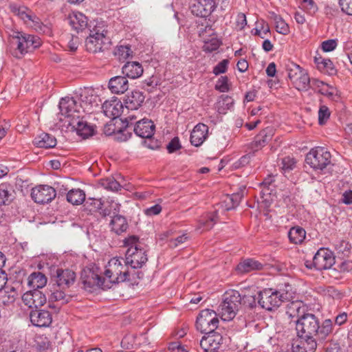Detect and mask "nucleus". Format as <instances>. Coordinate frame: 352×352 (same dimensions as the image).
<instances>
[{"instance_id":"nucleus-1","label":"nucleus","mask_w":352,"mask_h":352,"mask_svg":"<svg viewBox=\"0 0 352 352\" xmlns=\"http://www.w3.org/2000/svg\"><path fill=\"white\" fill-rule=\"evenodd\" d=\"M59 120L86 139L94 134V128L84 120V111L74 98L66 97L59 102Z\"/></svg>"},{"instance_id":"nucleus-2","label":"nucleus","mask_w":352,"mask_h":352,"mask_svg":"<svg viewBox=\"0 0 352 352\" xmlns=\"http://www.w3.org/2000/svg\"><path fill=\"white\" fill-rule=\"evenodd\" d=\"M294 322L297 335L315 337L319 342L327 340L332 331V321L330 319L325 320L320 325L318 319L312 314H307L299 320H294Z\"/></svg>"},{"instance_id":"nucleus-3","label":"nucleus","mask_w":352,"mask_h":352,"mask_svg":"<svg viewBox=\"0 0 352 352\" xmlns=\"http://www.w3.org/2000/svg\"><path fill=\"white\" fill-rule=\"evenodd\" d=\"M105 287L111 288L113 285L130 280V272L124 259L114 257L108 262L104 272Z\"/></svg>"},{"instance_id":"nucleus-4","label":"nucleus","mask_w":352,"mask_h":352,"mask_svg":"<svg viewBox=\"0 0 352 352\" xmlns=\"http://www.w3.org/2000/svg\"><path fill=\"white\" fill-rule=\"evenodd\" d=\"M10 37L11 45L14 47L13 55L18 58L41 45L39 37L19 31H13Z\"/></svg>"},{"instance_id":"nucleus-5","label":"nucleus","mask_w":352,"mask_h":352,"mask_svg":"<svg viewBox=\"0 0 352 352\" xmlns=\"http://www.w3.org/2000/svg\"><path fill=\"white\" fill-rule=\"evenodd\" d=\"M250 298H252V302L250 303L252 307L256 306V299L258 305L268 311L278 307L283 302L289 299L287 293L280 292L272 289H265L260 291L256 298L255 296H250Z\"/></svg>"},{"instance_id":"nucleus-6","label":"nucleus","mask_w":352,"mask_h":352,"mask_svg":"<svg viewBox=\"0 0 352 352\" xmlns=\"http://www.w3.org/2000/svg\"><path fill=\"white\" fill-rule=\"evenodd\" d=\"M241 302V297L239 292L232 290L226 292L223 296L222 302L218 308L219 314L223 320H232L239 309Z\"/></svg>"},{"instance_id":"nucleus-7","label":"nucleus","mask_w":352,"mask_h":352,"mask_svg":"<svg viewBox=\"0 0 352 352\" xmlns=\"http://www.w3.org/2000/svg\"><path fill=\"white\" fill-rule=\"evenodd\" d=\"M110 44L109 37L104 33V30L100 31L99 27L90 30L89 36L85 40L87 50L92 53L107 50Z\"/></svg>"},{"instance_id":"nucleus-8","label":"nucleus","mask_w":352,"mask_h":352,"mask_svg":"<svg viewBox=\"0 0 352 352\" xmlns=\"http://www.w3.org/2000/svg\"><path fill=\"white\" fill-rule=\"evenodd\" d=\"M331 153L325 148H312L306 155L305 161L315 170H323L331 163Z\"/></svg>"},{"instance_id":"nucleus-9","label":"nucleus","mask_w":352,"mask_h":352,"mask_svg":"<svg viewBox=\"0 0 352 352\" xmlns=\"http://www.w3.org/2000/svg\"><path fill=\"white\" fill-rule=\"evenodd\" d=\"M219 320L214 311L209 309L201 311L196 320L197 329L201 333L212 331L219 328Z\"/></svg>"},{"instance_id":"nucleus-10","label":"nucleus","mask_w":352,"mask_h":352,"mask_svg":"<svg viewBox=\"0 0 352 352\" xmlns=\"http://www.w3.org/2000/svg\"><path fill=\"white\" fill-rule=\"evenodd\" d=\"M81 280L85 290L91 292L96 288L106 289L104 277L98 272V268L86 269L81 273Z\"/></svg>"},{"instance_id":"nucleus-11","label":"nucleus","mask_w":352,"mask_h":352,"mask_svg":"<svg viewBox=\"0 0 352 352\" xmlns=\"http://www.w3.org/2000/svg\"><path fill=\"white\" fill-rule=\"evenodd\" d=\"M199 344L203 351H216L223 342L222 329H217L204 333Z\"/></svg>"},{"instance_id":"nucleus-12","label":"nucleus","mask_w":352,"mask_h":352,"mask_svg":"<svg viewBox=\"0 0 352 352\" xmlns=\"http://www.w3.org/2000/svg\"><path fill=\"white\" fill-rule=\"evenodd\" d=\"M335 263V257L331 251L327 248H320L313 258L312 265L317 270L331 268Z\"/></svg>"},{"instance_id":"nucleus-13","label":"nucleus","mask_w":352,"mask_h":352,"mask_svg":"<svg viewBox=\"0 0 352 352\" xmlns=\"http://www.w3.org/2000/svg\"><path fill=\"white\" fill-rule=\"evenodd\" d=\"M147 255L140 247L129 248L126 253L124 263L133 269L140 268L147 261Z\"/></svg>"},{"instance_id":"nucleus-14","label":"nucleus","mask_w":352,"mask_h":352,"mask_svg":"<svg viewBox=\"0 0 352 352\" xmlns=\"http://www.w3.org/2000/svg\"><path fill=\"white\" fill-rule=\"evenodd\" d=\"M56 190L48 185H39L32 189L31 197L37 204H44L56 197Z\"/></svg>"},{"instance_id":"nucleus-15","label":"nucleus","mask_w":352,"mask_h":352,"mask_svg":"<svg viewBox=\"0 0 352 352\" xmlns=\"http://www.w3.org/2000/svg\"><path fill=\"white\" fill-rule=\"evenodd\" d=\"M80 107L84 113H91L95 107H98L101 102L99 96L91 88H85L80 95Z\"/></svg>"},{"instance_id":"nucleus-16","label":"nucleus","mask_w":352,"mask_h":352,"mask_svg":"<svg viewBox=\"0 0 352 352\" xmlns=\"http://www.w3.org/2000/svg\"><path fill=\"white\" fill-rule=\"evenodd\" d=\"M65 290L53 285V291L49 297V307L54 309L56 312L59 311L61 306L67 304L72 300V296L66 294Z\"/></svg>"},{"instance_id":"nucleus-17","label":"nucleus","mask_w":352,"mask_h":352,"mask_svg":"<svg viewBox=\"0 0 352 352\" xmlns=\"http://www.w3.org/2000/svg\"><path fill=\"white\" fill-rule=\"evenodd\" d=\"M298 339L292 343V349L294 352H315L319 340L315 337H305L297 335Z\"/></svg>"},{"instance_id":"nucleus-18","label":"nucleus","mask_w":352,"mask_h":352,"mask_svg":"<svg viewBox=\"0 0 352 352\" xmlns=\"http://www.w3.org/2000/svg\"><path fill=\"white\" fill-rule=\"evenodd\" d=\"M53 279L56 287L66 289L74 283L76 274L69 269H57Z\"/></svg>"},{"instance_id":"nucleus-19","label":"nucleus","mask_w":352,"mask_h":352,"mask_svg":"<svg viewBox=\"0 0 352 352\" xmlns=\"http://www.w3.org/2000/svg\"><path fill=\"white\" fill-rule=\"evenodd\" d=\"M30 319L34 326L47 327L52 322V314L45 309H35L30 313Z\"/></svg>"},{"instance_id":"nucleus-20","label":"nucleus","mask_w":352,"mask_h":352,"mask_svg":"<svg viewBox=\"0 0 352 352\" xmlns=\"http://www.w3.org/2000/svg\"><path fill=\"white\" fill-rule=\"evenodd\" d=\"M22 300L30 308L43 306L47 301L45 295L38 289H33L25 292L22 296Z\"/></svg>"},{"instance_id":"nucleus-21","label":"nucleus","mask_w":352,"mask_h":352,"mask_svg":"<svg viewBox=\"0 0 352 352\" xmlns=\"http://www.w3.org/2000/svg\"><path fill=\"white\" fill-rule=\"evenodd\" d=\"M214 0H196L191 7V12L197 16L206 17L209 16L215 8Z\"/></svg>"},{"instance_id":"nucleus-22","label":"nucleus","mask_w":352,"mask_h":352,"mask_svg":"<svg viewBox=\"0 0 352 352\" xmlns=\"http://www.w3.org/2000/svg\"><path fill=\"white\" fill-rule=\"evenodd\" d=\"M155 129L154 123L146 118L137 122L133 127L135 133L142 138H151L154 134Z\"/></svg>"},{"instance_id":"nucleus-23","label":"nucleus","mask_w":352,"mask_h":352,"mask_svg":"<svg viewBox=\"0 0 352 352\" xmlns=\"http://www.w3.org/2000/svg\"><path fill=\"white\" fill-rule=\"evenodd\" d=\"M307 308L302 301H292L287 305L286 314L289 318L294 320H299V319L305 316Z\"/></svg>"},{"instance_id":"nucleus-24","label":"nucleus","mask_w":352,"mask_h":352,"mask_svg":"<svg viewBox=\"0 0 352 352\" xmlns=\"http://www.w3.org/2000/svg\"><path fill=\"white\" fill-rule=\"evenodd\" d=\"M102 110L104 114L111 119H115L119 117L123 109L122 104L117 99L110 101H105L102 104Z\"/></svg>"},{"instance_id":"nucleus-25","label":"nucleus","mask_w":352,"mask_h":352,"mask_svg":"<svg viewBox=\"0 0 352 352\" xmlns=\"http://www.w3.org/2000/svg\"><path fill=\"white\" fill-rule=\"evenodd\" d=\"M67 20L68 23L77 32H82L87 27V18L81 12H73L70 13Z\"/></svg>"},{"instance_id":"nucleus-26","label":"nucleus","mask_w":352,"mask_h":352,"mask_svg":"<svg viewBox=\"0 0 352 352\" xmlns=\"http://www.w3.org/2000/svg\"><path fill=\"white\" fill-rule=\"evenodd\" d=\"M208 127L203 123L197 124L192 129L190 134V142L195 146H199L203 144L208 135Z\"/></svg>"},{"instance_id":"nucleus-27","label":"nucleus","mask_w":352,"mask_h":352,"mask_svg":"<svg viewBox=\"0 0 352 352\" xmlns=\"http://www.w3.org/2000/svg\"><path fill=\"white\" fill-rule=\"evenodd\" d=\"M145 99L142 92L140 91H133L127 94L124 99L125 107L128 109L135 110L142 106Z\"/></svg>"},{"instance_id":"nucleus-28","label":"nucleus","mask_w":352,"mask_h":352,"mask_svg":"<svg viewBox=\"0 0 352 352\" xmlns=\"http://www.w3.org/2000/svg\"><path fill=\"white\" fill-rule=\"evenodd\" d=\"M109 88L113 94H123L129 88L128 80L126 77L121 76L113 77L109 81Z\"/></svg>"},{"instance_id":"nucleus-29","label":"nucleus","mask_w":352,"mask_h":352,"mask_svg":"<svg viewBox=\"0 0 352 352\" xmlns=\"http://www.w3.org/2000/svg\"><path fill=\"white\" fill-rule=\"evenodd\" d=\"M263 266V263L254 258H247L236 265V270L239 274H245L254 270H261Z\"/></svg>"},{"instance_id":"nucleus-30","label":"nucleus","mask_w":352,"mask_h":352,"mask_svg":"<svg viewBox=\"0 0 352 352\" xmlns=\"http://www.w3.org/2000/svg\"><path fill=\"white\" fill-rule=\"evenodd\" d=\"M122 74L126 77L135 79L140 77L143 74L142 65L137 61L127 62L122 68Z\"/></svg>"},{"instance_id":"nucleus-31","label":"nucleus","mask_w":352,"mask_h":352,"mask_svg":"<svg viewBox=\"0 0 352 352\" xmlns=\"http://www.w3.org/2000/svg\"><path fill=\"white\" fill-rule=\"evenodd\" d=\"M18 296L14 287H6L0 291V305L10 307L12 305Z\"/></svg>"},{"instance_id":"nucleus-32","label":"nucleus","mask_w":352,"mask_h":352,"mask_svg":"<svg viewBox=\"0 0 352 352\" xmlns=\"http://www.w3.org/2000/svg\"><path fill=\"white\" fill-rule=\"evenodd\" d=\"M47 282V277L40 272L32 273L28 278V285L33 289L44 287Z\"/></svg>"},{"instance_id":"nucleus-33","label":"nucleus","mask_w":352,"mask_h":352,"mask_svg":"<svg viewBox=\"0 0 352 352\" xmlns=\"http://www.w3.org/2000/svg\"><path fill=\"white\" fill-rule=\"evenodd\" d=\"M34 143L40 148H53L56 145V139L49 133H42L34 138Z\"/></svg>"},{"instance_id":"nucleus-34","label":"nucleus","mask_w":352,"mask_h":352,"mask_svg":"<svg viewBox=\"0 0 352 352\" xmlns=\"http://www.w3.org/2000/svg\"><path fill=\"white\" fill-rule=\"evenodd\" d=\"M111 230L117 234L125 232L128 228V223L124 217L117 214L113 217L110 222Z\"/></svg>"},{"instance_id":"nucleus-35","label":"nucleus","mask_w":352,"mask_h":352,"mask_svg":"<svg viewBox=\"0 0 352 352\" xmlns=\"http://www.w3.org/2000/svg\"><path fill=\"white\" fill-rule=\"evenodd\" d=\"M12 186L7 184H0V206L8 205L13 199Z\"/></svg>"},{"instance_id":"nucleus-36","label":"nucleus","mask_w":352,"mask_h":352,"mask_svg":"<svg viewBox=\"0 0 352 352\" xmlns=\"http://www.w3.org/2000/svg\"><path fill=\"white\" fill-rule=\"evenodd\" d=\"M310 80L307 72L303 69L302 72L298 74V76H296V79H295L293 85L298 90L307 91L309 88Z\"/></svg>"},{"instance_id":"nucleus-37","label":"nucleus","mask_w":352,"mask_h":352,"mask_svg":"<svg viewBox=\"0 0 352 352\" xmlns=\"http://www.w3.org/2000/svg\"><path fill=\"white\" fill-rule=\"evenodd\" d=\"M67 200L73 205H80L85 201V193L79 188L70 190L67 195Z\"/></svg>"},{"instance_id":"nucleus-38","label":"nucleus","mask_w":352,"mask_h":352,"mask_svg":"<svg viewBox=\"0 0 352 352\" xmlns=\"http://www.w3.org/2000/svg\"><path fill=\"white\" fill-rule=\"evenodd\" d=\"M306 232L300 227H294L288 233L289 241L294 244L301 243L305 239Z\"/></svg>"},{"instance_id":"nucleus-39","label":"nucleus","mask_w":352,"mask_h":352,"mask_svg":"<svg viewBox=\"0 0 352 352\" xmlns=\"http://www.w3.org/2000/svg\"><path fill=\"white\" fill-rule=\"evenodd\" d=\"M10 10L15 15L22 19L25 23L31 19L32 12L25 6H19L16 4L10 6Z\"/></svg>"},{"instance_id":"nucleus-40","label":"nucleus","mask_w":352,"mask_h":352,"mask_svg":"<svg viewBox=\"0 0 352 352\" xmlns=\"http://www.w3.org/2000/svg\"><path fill=\"white\" fill-rule=\"evenodd\" d=\"M243 197V190H241L240 192H237L236 193H233L231 195H228L225 201L227 207L226 210H229L230 209L236 208L237 206H239Z\"/></svg>"},{"instance_id":"nucleus-41","label":"nucleus","mask_w":352,"mask_h":352,"mask_svg":"<svg viewBox=\"0 0 352 352\" xmlns=\"http://www.w3.org/2000/svg\"><path fill=\"white\" fill-rule=\"evenodd\" d=\"M272 138L271 130L266 129L255 137L254 144L256 147L264 146Z\"/></svg>"},{"instance_id":"nucleus-42","label":"nucleus","mask_w":352,"mask_h":352,"mask_svg":"<svg viewBox=\"0 0 352 352\" xmlns=\"http://www.w3.org/2000/svg\"><path fill=\"white\" fill-rule=\"evenodd\" d=\"M85 206L90 212H94L102 209L103 202L100 198L89 197L85 199Z\"/></svg>"},{"instance_id":"nucleus-43","label":"nucleus","mask_w":352,"mask_h":352,"mask_svg":"<svg viewBox=\"0 0 352 352\" xmlns=\"http://www.w3.org/2000/svg\"><path fill=\"white\" fill-rule=\"evenodd\" d=\"M274 21L275 22L276 30L278 33L287 35L289 33L288 24L278 15L274 14Z\"/></svg>"},{"instance_id":"nucleus-44","label":"nucleus","mask_w":352,"mask_h":352,"mask_svg":"<svg viewBox=\"0 0 352 352\" xmlns=\"http://www.w3.org/2000/svg\"><path fill=\"white\" fill-rule=\"evenodd\" d=\"M101 186L111 191H118L121 189V185L113 177L102 179L100 182Z\"/></svg>"},{"instance_id":"nucleus-45","label":"nucleus","mask_w":352,"mask_h":352,"mask_svg":"<svg viewBox=\"0 0 352 352\" xmlns=\"http://www.w3.org/2000/svg\"><path fill=\"white\" fill-rule=\"evenodd\" d=\"M217 215L216 213L208 215L206 218L200 220L199 229L208 230L211 229L217 222Z\"/></svg>"},{"instance_id":"nucleus-46","label":"nucleus","mask_w":352,"mask_h":352,"mask_svg":"<svg viewBox=\"0 0 352 352\" xmlns=\"http://www.w3.org/2000/svg\"><path fill=\"white\" fill-rule=\"evenodd\" d=\"M220 44L221 42L217 37H212L209 40L204 39L203 50L206 52H212L217 50L219 47Z\"/></svg>"},{"instance_id":"nucleus-47","label":"nucleus","mask_w":352,"mask_h":352,"mask_svg":"<svg viewBox=\"0 0 352 352\" xmlns=\"http://www.w3.org/2000/svg\"><path fill=\"white\" fill-rule=\"evenodd\" d=\"M132 52L130 47L120 45L117 47L114 54L118 56L120 60H125L131 56Z\"/></svg>"},{"instance_id":"nucleus-48","label":"nucleus","mask_w":352,"mask_h":352,"mask_svg":"<svg viewBox=\"0 0 352 352\" xmlns=\"http://www.w3.org/2000/svg\"><path fill=\"white\" fill-rule=\"evenodd\" d=\"M319 69L331 76L336 74L337 72L333 63L330 59L328 58L325 59V60L323 62V64L320 65V68Z\"/></svg>"},{"instance_id":"nucleus-49","label":"nucleus","mask_w":352,"mask_h":352,"mask_svg":"<svg viewBox=\"0 0 352 352\" xmlns=\"http://www.w3.org/2000/svg\"><path fill=\"white\" fill-rule=\"evenodd\" d=\"M330 117V111L327 106L322 105L318 111V122L324 124Z\"/></svg>"},{"instance_id":"nucleus-50","label":"nucleus","mask_w":352,"mask_h":352,"mask_svg":"<svg viewBox=\"0 0 352 352\" xmlns=\"http://www.w3.org/2000/svg\"><path fill=\"white\" fill-rule=\"evenodd\" d=\"M215 89L221 92H227L229 91L228 78L227 76H221L216 85Z\"/></svg>"},{"instance_id":"nucleus-51","label":"nucleus","mask_w":352,"mask_h":352,"mask_svg":"<svg viewBox=\"0 0 352 352\" xmlns=\"http://www.w3.org/2000/svg\"><path fill=\"white\" fill-rule=\"evenodd\" d=\"M302 70L303 69L296 64H292V65L288 68V77L292 83L294 82L295 79H296V76H298V74L302 72Z\"/></svg>"},{"instance_id":"nucleus-52","label":"nucleus","mask_w":352,"mask_h":352,"mask_svg":"<svg viewBox=\"0 0 352 352\" xmlns=\"http://www.w3.org/2000/svg\"><path fill=\"white\" fill-rule=\"evenodd\" d=\"M27 25L34 28L36 31H44L45 26L41 23L39 18H38L33 13L32 14L31 19L26 23Z\"/></svg>"},{"instance_id":"nucleus-53","label":"nucleus","mask_w":352,"mask_h":352,"mask_svg":"<svg viewBox=\"0 0 352 352\" xmlns=\"http://www.w3.org/2000/svg\"><path fill=\"white\" fill-rule=\"evenodd\" d=\"M296 160L293 157H286L282 160V168L285 171L293 170L296 166Z\"/></svg>"},{"instance_id":"nucleus-54","label":"nucleus","mask_w":352,"mask_h":352,"mask_svg":"<svg viewBox=\"0 0 352 352\" xmlns=\"http://www.w3.org/2000/svg\"><path fill=\"white\" fill-rule=\"evenodd\" d=\"M228 64L229 60L228 59H223L214 67L213 74L217 76L225 73L227 71Z\"/></svg>"},{"instance_id":"nucleus-55","label":"nucleus","mask_w":352,"mask_h":352,"mask_svg":"<svg viewBox=\"0 0 352 352\" xmlns=\"http://www.w3.org/2000/svg\"><path fill=\"white\" fill-rule=\"evenodd\" d=\"M339 5L343 12L352 15V0H339Z\"/></svg>"},{"instance_id":"nucleus-56","label":"nucleus","mask_w":352,"mask_h":352,"mask_svg":"<svg viewBox=\"0 0 352 352\" xmlns=\"http://www.w3.org/2000/svg\"><path fill=\"white\" fill-rule=\"evenodd\" d=\"M181 148L179 138L175 137L171 141L167 144L166 148L169 153H174Z\"/></svg>"},{"instance_id":"nucleus-57","label":"nucleus","mask_w":352,"mask_h":352,"mask_svg":"<svg viewBox=\"0 0 352 352\" xmlns=\"http://www.w3.org/2000/svg\"><path fill=\"white\" fill-rule=\"evenodd\" d=\"M337 47V41L334 39H329L322 43V49L325 52H331Z\"/></svg>"},{"instance_id":"nucleus-58","label":"nucleus","mask_w":352,"mask_h":352,"mask_svg":"<svg viewBox=\"0 0 352 352\" xmlns=\"http://www.w3.org/2000/svg\"><path fill=\"white\" fill-rule=\"evenodd\" d=\"M254 30V34L259 36L262 38H264L265 35L270 33V31L268 24L265 23L264 22H263L260 28L257 27Z\"/></svg>"},{"instance_id":"nucleus-59","label":"nucleus","mask_w":352,"mask_h":352,"mask_svg":"<svg viewBox=\"0 0 352 352\" xmlns=\"http://www.w3.org/2000/svg\"><path fill=\"white\" fill-rule=\"evenodd\" d=\"M303 9L307 10L310 14L315 13L317 7L312 0H303L301 3Z\"/></svg>"},{"instance_id":"nucleus-60","label":"nucleus","mask_w":352,"mask_h":352,"mask_svg":"<svg viewBox=\"0 0 352 352\" xmlns=\"http://www.w3.org/2000/svg\"><path fill=\"white\" fill-rule=\"evenodd\" d=\"M79 38L76 36L72 35L67 44V47L70 52H75L79 45Z\"/></svg>"},{"instance_id":"nucleus-61","label":"nucleus","mask_w":352,"mask_h":352,"mask_svg":"<svg viewBox=\"0 0 352 352\" xmlns=\"http://www.w3.org/2000/svg\"><path fill=\"white\" fill-rule=\"evenodd\" d=\"M50 346V342L46 338L37 341L36 347L40 352H48Z\"/></svg>"},{"instance_id":"nucleus-62","label":"nucleus","mask_w":352,"mask_h":352,"mask_svg":"<svg viewBox=\"0 0 352 352\" xmlns=\"http://www.w3.org/2000/svg\"><path fill=\"white\" fill-rule=\"evenodd\" d=\"M124 243L129 248L140 247L139 239L135 235L126 238L124 241Z\"/></svg>"},{"instance_id":"nucleus-63","label":"nucleus","mask_w":352,"mask_h":352,"mask_svg":"<svg viewBox=\"0 0 352 352\" xmlns=\"http://www.w3.org/2000/svg\"><path fill=\"white\" fill-rule=\"evenodd\" d=\"M162 211V206L159 204H155L145 210V214L147 216H153L160 214Z\"/></svg>"},{"instance_id":"nucleus-64","label":"nucleus","mask_w":352,"mask_h":352,"mask_svg":"<svg viewBox=\"0 0 352 352\" xmlns=\"http://www.w3.org/2000/svg\"><path fill=\"white\" fill-rule=\"evenodd\" d=\"M168 350L169 352H187L184 347L177 342L170 343Z\"/></svg>"}]
</instances>
